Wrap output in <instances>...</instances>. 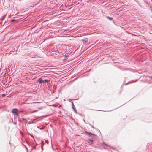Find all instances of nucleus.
<instances>
[{
    "label": "nucleus",
    "instance_id": "obj_1",
    "mask_svg": "<svg viewBox=\"0 0 152 152\" xmlns=\"http://www.w3.org/2000/svg\"><path fill=\"white\" fill-rule=\"evenodd\" d=\"M38 80L39 81V82L40 83H43L44 82H48L50 81V80H43L41 78H39Z\"/></svg>",
    "mask_w": 152,
    "mask_h": 152
},
{
    "label": "nucleus",
    "instance_id": "obj_2",
    "mask_svg": "<svg viewBox=\"0 0 152 152\" xmlns=\"http://www.w3.org/2000/svg\"><path fill=\"white\" fill-rule=\"evenodd\" d=\"M18 110L17 109H13L12 110L11 113L14 114L16 115L17 116H18Z\"/></svg>",
    "mask_w": 152,
    "mask_h": 152
},
{
    "label": "nucleus",
    "instance_id": "obj_3",
    "mask_svg": "<svg viewBox=\"0 0 152 152\" xmlns=\"http://www.w3.org/2000/svg\"><path fill=\"white\" fill-rule=\"evenodd\" d=\"M88 41V39L87 38H85L82 39L83 42L86 44Z\"/></svg>",
    "mask_w": 152,
    "mask_h": 152
},
{
    "label": "nucleus",
    "instance_id": "obj_4",
    "mask_svg": "<svg viewBox=\"0 0 152 152\" xmlns=\"http://www.w3.org/2000/svg\"><path fill=\"white\" fill-rule=\"evenodd\" d=\"M107 18L110 20H112L113 19L112 18H110L109 17H107Z\"/></svg>",
    "mask_w": 152,
    "mask_h": 152
},
{
    "label": "nucleus",
    "instance_id": "obj_5",
    "mask_svg": "<svg viewBox=\"0 0 152 152\" xmlns=\"http://www.w3.org/2000/svg\"><path fill=\"white\" fill-rule=\"evenodd\" d=\"M6 96V95H5V94H2V97H4L5 96Z\"/></svg>",
    "mask_w": 152,
    "mask_h": 152
},
{
    "label": "nucleus",
    "instance_id": "obj_6",
    "mask_svg": "<svg viewBox=\"0 0 152 152\" xmlns=\"http://www.w3.org/2000/svg\"><path fill=\"white\" fill-rule=\"evenodd\" d=\"M37 110H35L34 111L32 112L31 113H34L35 112H37Z\"/></svg>",
    "mask_w": 152,
    "mask_h": 152
},
{
    "label": "nucleus",
    "instance_id": "obj_7",
    "mask_svg": "<svg viewBox=\"0 0 152 152\" xmlns=\"http://www.w3.org/2000/svg\"><path fill=\"white\" fill-rule=\"evenodd\" d=\"M15 21V20H11V22H14Z\"/></svg>",
    "mask_w": 152,
    "mask_h": 152
}]
</instances>
